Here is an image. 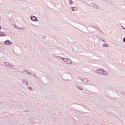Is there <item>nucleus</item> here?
I'll return each mask as SVG.
<instances>
[{"label": "nucleus", "mask_w": 125, "mask_h": 125, "mask_svg": "<svg viewBox=\"0 0 125 125\" xmlns=\"http://www.w3.org/2000/svg\"><path fill=\"white\" fill-rule=\"evenodd\" d=\"M122 28H123V30H125V27L122 26Z\"/></svg>", "instance_id": "nucleus-21"}, {"label": "nucleus", "mask_w": 125, "mask_h": 125, "mask_svg": "<svg viewBox=\"0 0 125 125\" xmlns=\"http://www.w3.org/2000/svg\"><path fill=\"white\" fill-rule=\"evenodd\" d=\"M90 26L92 27V28H94V29H96V30H98V27L94 26L93 25H90Z\"/></svg>", "instance_id": "nucleus-15"}, {"label": "nucleus", "mask_w": 125, "mask_h": 125, "mask_svg": "<svg viewBox=\"0 0 125 125\" xmlns=\"http://www.w3.org/2000/svg\"><path fill=\"white\" fill-rule=\"evenodd\" d=\"M17 29H18L19 30H23V28L20 27H18Z\"/></svg>", "instance_id": "nucleus-19"}, {"label": "nucleus", "mask_w": 125, "mask_h": 125, "mask_svg": "<svg viewBox=\"0 0 125 125\" xmlns=\"http://www.w3.org/2000/svg\"><path fill=\"white\" fill-rule=\"evenodd\" d=\"M58 58L61 60H63L66 64H72V61L69 59L63 58L61 56H58Z\"/></svg>", "instance_id": "nucleus-1"}, {"label": "nucleus", "mask_w": 125, "mask_h": 125, "mask_svg": "<svg viewBox=\"0 0 125 125\" xmlns=\"http://www.w3.org/2000/svg\"><path fill=\"white\" fill-rule=\"evenodd\" d=\"M4 43L7 45H12V44H13V42L8 40L4 41Z\"/></svg>", "instance_id": "nucleus-3"}, {"label": "nucleus", "mask_w": 125, "mask_h": 125, "mask_svg": "<svg viewBox=\"0 0 125 125\" xmlns=\"http://www.w3.org/2000/svg\"><path fill=\"white\" fill-rule=\"evenodd\" d=\"M30 19L31 21H33V22H38V21H39L38 18L36 16H31Z\"/></svg>", "instance_id": "nucleus-2"}, {"label": "nucleus", "mask_w": 125, "mask_h": 125, "mask_svg": "<svg viewBox=\"0 0 125 125\" xmlns=\"http://www.w3.org/2000/svg\"><path fill=\"white\" fill-rule=\"evenodd\" d=\"M121 94H122V95H125V93L124 92H123V91H121Z\"/></svg>", "instance_id": "nucleus-18"}, {"label": "nucleus", "mask_w": 125, "mask_h": 125, "mask_svg": "<svg viewBox=\"0 0 125 125\" xmlns=\"http://www.w3.org/2000/svg\"><path fill=\"white\" fill-rule=\"evenodd\" d=\"M22 83L24 84H29V82H28L27 80H23Z\"/></svg>", "instance_id": "nucleus-9"}, {"label": "nucleus", "mask_w": 125, "mask_h": 125, "mask_svg": "<svg viewBox=\"0 0 125 125\" xmlns=\"http://www.w3.org/2000/svg\"><path fill=\"white\" fill-rule=\"evenodd\" d=\"M0 30H1V26L0 25Z\"/></svg>", "instance_id": "nucleus-25"}, {"label": "nucleus", "mask_w": 125, "mask_h": 125, "mask_svg": "<svg viewBox=\"0 0 125 125\" xmlns=\"http://www.w3.org/2000/svg\"><path fill=\"white\" fill-rule=\"evenodd\" d=\"M32 76H33V77H35L36 79H38V77L36 75L32 74Z\"/></svg>", "instance_id": "nucleus-17"}, {"label": "nucleus", "mask_w": 125, "mask_h": 125, "mask_svg": "<svg viewBox=\"0 0 125 125\" xmlns=\"http://www.w3.org/2000/svg\"><path fill=\"white\" fill-rule=\"evenodd\" d=\"M90 5L92 7H94V8H95L96 9H98V8H99V6H97L95 3H92Z\"/></svg>", "instance_id": "nucleus-5"}, {"label": "nucleus", "mask_w": 125, "mask_h": 125, "mask_svg": "<svg viewBox=\"0 0 125 125\" xmlns=\"http://www.w3.org/2000/svg\"><path fill=\"white\" fill-rule=\"evenodd\" d=\"M81 81L83 83H87V79L86 78H84L83 79H81Z\"/></svg>", "instance_id": "nucleus-11"}, {"label": "nucleus", "mask_w": 125, "mask_h": 125, "mask_svg": "<svg viewBox=\"0 0 125 125\" xmlns=\"http://www.w3.org/2000/svg\"><path fill=\"white\" fill-rule=\"evenodd\" d=\"M103 42H105L104 40H102Z\"/></svg>", "instance_id": "nucleus-26"}, {"label": "nucleus", "mask_w": 125, "mask_h": 125, "mask_svg": "<svg viewBox=\"0 0 125 125\" xmlns=\"http://www.w3.org/2000/svg\"><path fill=\"white\" fill-rule=\"evenodd\" d=\"M77 87H78V89H80V90H83V89L82 87H81L80 86H78V85H76Z\"/></svg>", "instance_id": "nucleus-14"}, {"label": "nucleus", "mask_w": 125, "mask_h": 125, "mask_svg": "<svg viewBox=\"0 0 125 125\" xmlns=\"http://www.w3.org/2000/svg\"><path fill=\"white\" fill-rule=\"evenodd\" d=\"M1 21V19H0V21Z\"/></svg>", "instance_id": "nucleus-27"}, {"label": "nucleus", "mask_w": 125, "mask_h": 125, "mask_svg": "<svg viewBox=\"0 0 125 125\" xmlns=\"http://www.w3.org/2000/svg\"><path fill=\"white\" fill-rule=\"evenodd\" d=\"M83 26H85V28H86L87 30H88V29L87 28V27H86V26H85V25H83Z\"/></svg>", "instance_id": "nucleus-24"}, {"label": "nucleus", "mask_w": 125, "mask_h": 125, "mask_svg": "<svg viewBox=\"0 0 125 125\" xmlns=\"http://www.w3.org/2000/svg\"><path fill=\"white\" fill-rule=\"evenodd\" d=\"M105 0V1H107V0Z\"/></svg>", "instance_id": "nucleus-29"}, {"label": "nucleus", "mask_w": 125, "mask_h": 125, "mask_svg": "<svg viewBox=\"0 0 125 125\" xmlns=\"http://www.w3.org/2000/svg\"><path fill=\"white\" fill-rule=\"evenodd\" d=\"M29 89L31 90V89H32V87L30 86L29 87Z\"/></svg>", "instance_id": "nucleus-20"}, {"label": "nucleus", "mask_w": 125, "mask_h": 125, "mask_svg": "<svg viewBox=\"0 0 125 125\" xmlns=\"http://www.w3.org/2000/svg\"><path fill=\"white\" fill-rule=\"evenodd\" d=\"M103 47H110V45L108 44L107 43H104L103 44Z\"/></svg>", "instance_id": "nucleus-13"}, {"label": "nucleus", "mask_w": 125, "mask_h": 125, "mask_svg": "<svg viewBox=\"0 0 125 125\" xmlns=\"http://www.w3.org/2000/svg\"><path fill=\"white\" fill-rule=\"evenodd\" d=\"M96 73H97V74H99V75H102V74H103V69H97L96 70Z\"/></svg>", "instance_id": "nucleus-4"}, {"label": "nucleus", "mask_w": 125, "mask_h": 125, "mask_svg": "<svg viewBox=\"0 0 125 125\" xmlns=\"http://www.w3.org/2000/svg\"><path fill=\"white\" fill-rule=\"evenodd\" d=\"M5 36H6V34H5L3 32H1L0 33V37H5Z\"/></svg>", "instance_id": "nucleus-12"}, {"label": "nucleus", "mask_w": 125, "mask_h": 125, "mask_svg": "<svg viewBox=\"0 0 125 125\" xmlns=\"http://www.w3.org/2000/svg\"><path fill=\"white\" fill-rule=\"evenodd\" d=\"M5 66H7V67H12V66H13V65H12V64H11L8 62H5Z\"/></svg>", "instance_id": "nucleus-6"}, {"label": "nucleus", "mask_w": 125, "mask_h": 125, "mask_svg": "<svg viewBox=\"0 0 125 125\" xmlns=\"http://www.w3.org/2000/svg\"><path fill=\"white\" fill-rule=\"evenodd\" d=\"M71 9L72 11H77V10H78V8L77 7L71 6Z\"/></svg>", "instance_id": "nucleus-7"}, {"label": "nucleus", "mask_w": 125, "mask_h": 125, "mask_svg": "<svg viewBox=\"0 0 125 125\" xmlns=\"http://www.w3.org/2000/svg\"><path fill=\"white\" fill-rule=\"evenodd\" d=\"M42 39H43V40H45V37H42Z\"/></svg>", "instance_id": "nucleus-22"}, {"label": "nucleus", "mask_w": 125, "mask_h": 125, "mask_svg": "<svg viewBox=\"0 0 125 125\" xmlns=\"http://www.w3.org/2000/svg\"><path fill=\"white\" fill-rule=\"evenodd\" d=\"M73 3H74V2L73 1H72V0L69 1V4L70 5H72V4H73Z\"/></svg>", "instance_id": "nucleus-16"}, {"label": "nucleus", "mask_w": 125, "mask_h": 125, "mask_svg": "<svg viewBox=\"0 0 125 125\" xmlns=\"http://www.w3.org/2000/svg\"><path fill=\"white\" fill-rule=\"evenodd\" d=\"M69 1H71V0H68Z\"/></svg>", "instance_id": "nucleus-28"}, {"label": "nucleus", "mask_w": 125, "mask_h": 125, "mask_svg": "<svg viewBox=\"0 0 125 125\" xmlns=\"http://www.w3.org/2000/svg\"><path fill=\"white\" fill-rule=\"evenodd\" d=\"M102 75H103V76H107L109 75V73L108 72L105 71L104 70H103V73Z\"/></svg>", "instance_id": "nucleus-8"}, {"label": "nucleus", "mask_w": 125, "mask_h": 125, "mask_svg": "<svg viewBox=\"0 0 125 125\" xmlns=\"http://www.w3.org/2000/svg\"><path fill=\"white\" fill-rule=\"evenodd\" d=\"M123 42H125V37L123 39Z\"/></svg>", "instance_id": "nucleus-23"}, {"label": "nucleus", "mask_w": 125, "mask_h": 125, "mask_svg": "<svg viewBox=\"0 0 125 125\" xmlns=\"http://www.w3.org/2000/svg\"><path fill=\"white\" fill-rule=\"evenodd\" d=\"M26 72L25 74H28V75H33L32 73H31L30 71H28V70H24L23 72Z\"/></svg>", "instance_id": "nucleus-10"}]
</instances>
